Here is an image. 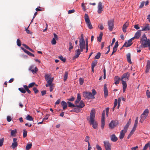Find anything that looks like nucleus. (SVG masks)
Instances as JSON below:
<instances>
[{"label":"nucleus","mask_w":150,"mask_h":150,"mask_svg":"<svg viewBox=\"0 0 150 150\" xmlns=\"http://www.w3.org/2000/svg\"><path fill=\"white\" fill-rule=\"evenodd\" d=\"M79 81L80 85H82V84H83V83L84 80L82 78H80L79 79Z\"/></svg>","instance_id":"4d7b16f0"},{"label":"nucleus","mask_w":150,"mask_h":150,"mask_svg":"<svg viewBox=\"0 0 150 150\" xmlns=\"http://www.w3.org/2000/svg\"><path fill=\"white\" fill-rule=\"evenodd\" d=\"M127 61L130 64H132V62L131 60V54L130 53H128L126 55Z\"/></svg>","instance_id":"bb28decb"},{"label":"nucleus","mask_w":150,"mask_h":150,"mask_svg":"<svg viewBox=\"0 0 150 150\" xmlns=\"http://www.w3.org/2000/svg\"><path fill=\"white\" fill-rule=\"evenodd\" d=\"M86 24L89 29H91L93 28V27L90 22V20L87 14H85L84 16Z\"/></svg>","instance_id":"39448f33"},{"label":"nucleus","mask_w":150,"mask_h":150,"mask_svg":"<svg viewBox=\"0 0 150 150\" xmlns=\"http://www.w3.org/2000/svg\"><path fill=\"white\" fill-rule=\"evenodd\" d=\"M90 137L89 136H87L85 139L84 140L85 142H88V144L90 143L89 140Z\"/></svg>","instance_id":"8fccbe9b"},{"label":"nucleus","mask_w":150,"mask_h":150,"mask_svg":"<svg viewBox=\"0 0 150 150\" xmlns=\"http://www.w3.org/2000/svg\"><path fill=\"white\" fill-rule=\"evenodd\" d=\"M7 120L8 122H10L11 120V117L9 116H8L7 117Z\"/></svg>","instance_id":"774afa93"},{"label":"nucleus","mask_w":150,"mask_h":150,"mask_svg":"<svg viewBox=\"0 0 150 150\" xmlns=\"http://www.w3.org/2000/svg\"><path fill=\"white\" fill-rule=\"evenodd\" d=\"M51 43L52 45H54L56 44V42L55 38H53L51 41Z\"/></svg>","instance_id":"5fc2aeb1"},{"label":"nucleus","mask_w":150,"mask_h":150,"mask_svg":"<svg viewBox=\"0 0 150 150\" xmlns=\"http://www.w3.org/2000/svg\"><path fill=\"white\" fill-rule=\"evenodd\" d=\"M104 97L106 98L108 95V89L107 87V85L106 84H105L104 86Z\"/></svg>","instance_id":"2eb2a0df"},{"label":"nucleus","mask_w":150,"mask_h":150,"mask_svg":"<svg viewBox=\"0 0 150 150\" xmlns=\"http://www.w3.org/2000/svg\"><path fill=\"white\" fill-rule=\"evenodd\" d=\"M137 124H138V122H137V121L136 122H135L133 128L132 129V130L133 131H134H134H135V130L136 129V127L137 126Z\"/></svg>","instance_id":"79ce46f5"},{"label":"nucleus","mask_w":150,"mask_h":150,"mask_svg":"<svg viewBox=\"0 0 150 150\" xmlns=\"http://www.w3.org/2000/svg\"><path fill=\"white\" fill-rule=\"evenodd\" d=\"M61 105L63 107V108L64 110L66 109L67 108V103L65 102L64 101H62L61 102Z\"/></svg>","instance_id":"cd10ccee"},{"label":"nucleus","mask_w":150,"mask_h":150,"mask_svg":"<svg viewBox=\"0 0 150 150\" xmlns=\"http://www.w3.org/2000/svg\"><path fill=\"white\" fill-rule=\"evenodd\" d=\"M149 146H150V142H149L145 145L142 150H146L148 147Z\"/></svg>","instance_id":"473e14b6"},{"label":"nucleus","mask_w":150,"mask_h":150,"mask_svg":"<svg viewBox=\"0 0 150 150\" xmlns=\"http://www.w3.org/2000/svg\"><path fill=\"white\" fill-rule=\"evenodd\" d=\"M150 69V61L148 60L147 62V64L146 66V69L145 72L148 73L149 72Z\"/></svg>","instance_id":"dca6fc26"},{"label":"nucleus","mask_w":150,"mask_h":150,"mask_svg":"<svg viewBox=\"0 0 150 150\" xmlns=\"http://www.w3.org/2000/svg\"><path fill=\"white\" fill-rule=\"evenodd\" d=\"M83 97L87 99H93L95 98L94 96L92 95V93L89 92H84L83 93Z\"/></svg>","instance_id":"20e7f679"},{"label":"nucleus","mask_w":150,"mask_h":150,"mask_svg":"<svg viewBox=\"0 0 150 150\" xmlns=\"http://www.w3.org/2000/svg\"><path fill=\"white\" fill-rule=\"evenodd\" d=\"M134 131H133L132 130L131 131L130 133L128 135L127 137V139H129L131 137V136L133 134Z\"/></svg>","instance_id":"6e6d98bb"},{"label":"nucleus","mask_w":150,"mask_h":150,"mask_svg":"<svg viewBox=\"0 0 150 150\" xmlns=\"http://www.w3.org/2000/svg\"><path fill=\"white\" fill-rule=\"evenodd\" d=\"M67 103L68 104V106L69 107H75V105H74L73 104L69 101L67 102Z\"/></svg>","instance_id":"58836bf2"},{"label":"nucleus","mask_w":150,"mask_h":150,"mask_svg":"<svg viewBox=\"0 0 150 150\" xmlns=\"http://www.w3.org/2000/svg\"><path fill=\"white\" fill-rule=\"evenodd\" d=\"M150 30V26L148 24H146L142 27L141 30L148 31Z\"/></svg>","instance_id":"ddd939ff"},{"label":"nucleus","mask_w":150,"mask_h":150,"mask_svg":"<svg viewBox=\"0 0 150 150\" xmlns=\"http://www.w3.org/2000/svg\"><path fill=\"white\" fill-rule=\"evenodd\" d=\"M32 146V144L31 143L27 144L25 147V149L27 150H29Z\"/></svg>","instance_id":"c9c22d12"},{"label":"nucleus","mask_w":150,"mask_h":150,"mask_svg":"<svg viewBox=\"0 0 150 150\" xmlns=\"http://www.w3.org/2000/svg\"><path fill=\"white\" fill-rule=\"evenodd\" d=\"M74 108L73 109V111L75 112L76 113H78L81 111V109L80 108L77 107L76 105H75V107H74Z\"/></svg>","instance_id":"c85d7f7f"},{"label":"nucleus","mask_w":150,"mask_h":150,"mask_svg":"<svg viewBox=\"0 0 150 150\" xmlns=\"http://www.w3.org/2000/svg\"><path fill=\"white\" fill-rule=\"evenodd\" d=\"M114 20L113 19H110L108 21V29L110 31L112 30L114 28Z\"/></svg>","instance_id":"0eeeda50"},{"label":"nucleus","mask_w":150,"mask_h":150,"mask_svg":"<svg viewBox=\"0 0 150 150\" xmlns=\"http://www.w3.org/2000/svg\"><path fill=\"white\" fill-rule=\"evenodd\" d=\"M100 56V52H98L97 55L95 57V59H99Z\"/></svg>","instance_id":"de8ad7c7"},{"label":"nucleus","mask_w":150,"mask_h":150,"mask_svg":"<svg viewBox=\"0 0 150 150\" xmlns=\"http://www.w3.org/2000/svg\"><path fill=\"white\" fill-rule=\"evenodd\" d=\"M90 123L91 125H92V126L94 129H96L97 127V125L95 120L93 122L90 121Z\"/></svg>","instance_id":"c756f323"},{"label":"nucleus","mask_w":150,"mask_h":150,"mask_svg":"<svg viewBox=\"0 0 150 150\" xmlns=\"http://www.w3.org/2000/svg\"><path fill=\"white\" fill-rule=\"evenodd\" d=\"M129 24V22H126L125 24H124L122 27V30L125 33L126 32V29L128 27Z\"/></svg>","instance_id":"a211bd4d"},{"label":"nucleus","mask_w":150,"mask_h":150,"mask_svg":"<svg viewBox=\"0 0 150 150\" xmlns=\"http://www.w3.org/2000/svg\"><path fill=\"white\" fill-rule=\"evenodd\" d=\"M129 73L126 72L124 73L121 77V80L122 81H126L129 79Z\"/></svg>","instance_id":"423d86ee"},{"label":"nucleus","mask_w":150,"mask_h":150,"mask_svg":"<svg viewBox=\"0 0 150 150\" xmlns=\"http://www.w3.org/2000/svg\"><path fill=\"white\" fill-rule=\"evenodd\" d=\"M17 44L18 46H20L21 45V42L20 40L19 39H18L17 40Z\"/></svg>","instance_id":"a18cd8bd"},{"label":"nucleus","mask_w":150,"mask_h":150,"mask_svg":"<svg viewBox=\"0 0 150 150\" xmlns=\"http://www.w3.org/2000/svg\"><path fill=\"white\" fill-rule=\"evenodd\" d=\"M26 119L28 120L29 121H33V118L32 117L29 115H28L26 117Z\"/></svg>","instance_id":"4c0bfd02"},{"label":"nucleus","mask_w":150,"mask_h":150,"mask_svg":"<svg viewBox=\"0 0 150 150\" xmlns=\"http://www.w3.org/2000/svg\"><path fill=\"white\" fill-rule=\"evenodd\" d=\"M86 44L85 40H79L80 48L85 47Z\"/></svg>","instance_id":"6ab92c4d"},{"label":"nucleus","mask_w":150,"mask_h":150,"mask_svg":"<svg viewBox=\"0 0 150 150\" xmlns=\"http://www.w3.org/2000/svg\"><path fill=\"white\" fill-rule=\"evenodd\" d=\"M122 84L123 86V93H124L126 90L127 88V85L126 83V81H122Z\"/></svg>","instance_id":"a878e982"},{"label":"nucleus","mask_w":150,"mask_h":150,"mask_svg":"<svg viewBox=\"0 0 150 150\" xmlns=\"http://www.w3.org/2000/svg\"><path fill=\"white\" fill-rule=\"evenodd\" d=\"M103 35V33L102 32H101L99 35V36L97 37V40L98 41L100 42L101 41Z\"/></svg>","instance_id":"2f4dec72"},{"label":"nucleus","mask_w":150,"mask_h":150,"mask_svg":"<svg viewBox=\"0 0 150 150\" xmlns=\"http://www.w3.org/2000/svg\"><path fill=\"white\" fill-rule=\"evenodd\" d=\"M141 34V30H138L135 34L134 36L136 39L139 38Z\"/></svg>","instance_id":"aec40b11"},{"label":"nucleus","mask_w":150,"mask_h":150,"mask_svg":"<svg viewBox=\"0 0 150 150\" xmlns=\"http://www.w3.org/2000/svg\"><path fill=\"white\" fill-rule=\"evenodd\" d=\"M117 104V99H115L114 103V107H115Z\"/></svg>","instance_id":"0e129e2a"},{"label":"nucleus","mask_w":150,"mask_h":150,"mask_svg":"<svg viewBox=\"0 0 150 150\" xmlns=\"http://www.w3.org/2000/svg\"><path fill=\"white\" fill-rule=\"evenodd\" d=\"M23 136L24 138H25L27 136V131L25 129H24L23 130Z\"/></svg>","instance_id":"37998d69"},{"label":"nucleus","mask_w":150,"mask_h":150,"mask_svg":"<svg viewBox=\"0 0 150 150\" xmlns=\"http://www.w3.org/2000/svg\"><path fill=\"white\" fill-rule=\"evenodd\" d=\"M23 87L25 89V91H26L29 94H30L31 93V91L28 89V87L26 85H24Z\"/></svg>","instance_id":"72a5a7b5"},{"label":"nucleus","mask_w":150,"mask_h":150,"mask_svg":"<svg viewBox=\"0 0 150 150\" xmlns=\"http://www.w3.org/2000/svg\"><path fill=\"white\" fill-rule=\"evenodd\" d=\"M18 90L21 92L23 93H25L26 92L25 89L23 88H18Z\"/></svg>","instance_id":"ea45409f"},{"label":"nucleus","mask_w":150,"mask_h":150,"mask_svg":"<svg viewBox=\"0 0 150 150\" xmlns=\"http://www.w3.org/2000/svg\"><path fill=\"white\" fill-rule=\"evenodd\" d=\"M129 125L127 124L124 127V132H126L127 131V130L128 128V127Z\"/></svg>","instance_id":"49530a36"},{"label":"nucleus","mask_w":150,"mask_h":150,"mask_svg":"<svg viewBox=\"0 0 150 150\" xmlns=\"http://www.w3.org/2000/svg\"><path fill=\"white\" fill-rule=\"evenodd\" d=\"M33 90L34 91L35 93H37L38 92V90L37 89L36 87H34L33 88Z\"/></svg>","instance_id":"680f3d73"},{"label":"nucleus","mask_w":150,"mask_h":150,"mask_svg":"<svg viewBox=\"0 0 150 150\" xmlns=\"http://www.w3.org/2000/svg\"><path fill=\"white\" fill-rule=\"evenodd\" d=\"M118 41H117L115 43V45L113 47L117 49V47H118Z\"/></svg>","instance_id":"338daca9"},{"label":"nucleus","mask_w":150,"mask_h":150,"mask_svg":"<svg viewBox=\"0 0 150 150\" xmlns=\"http://www.w3.org/2000/svg\"><path fill=\"white\" fill-rule=\"evenodd\" d=\"M96 147L98 150H102L101 147L98 144L96 145Z\"/></svg>","instance_id":"e2e57ef3"},{"label":"nucleus","mask_w":150,"mask_h":150,"mask_svg":"<svg viewBox=\"0 0 150 150\" xmlns=\"http://www.w3.org/2000/svg\"><path fill=\"white\" fill-rule=\"evenodd\" d=\"M75 56L74 57L75 58H76L78 57L81 53L80 50L79 49L76 50L75 51Z\"/></svg>","instance_id":"393cba45"},{"label":"nucleus","mask_w":150,"mask_h":150,"mask_svg":"<svg viewBox=\"0 0 150 150\" xmlns=\"http://www.w3.org/2000/svg\"><path fill=\"white\" fill-rule=\"evenodd\" d=\"M149 113V111L148 109H146L144 111L143 113L141 115V119L140 122L142 123L145 119Z\"/></svg>","instance_id":"7ed1b4c3"},{"label":"nucleus","mask_w":150,"mask_h":150,"mask_svg":"<svg viewBox=\"0 0 150 150\" xmlns=\"http://www.w3.org/2000/svg\"><path fill=\"white\" fill-rule=\"evenodd\" d=\"M85 105V104L83 102V101L81 100L79 104L76 105V106L80 108H83Z\"/></svg>","instance_id":"b1692460"},{"label":"nucleus","mask_w":150,"mask_h":150,"mask_svg":"<svg viewBox=\"0 0 150 150\" xmlns=\"http://www.w3.org/2000/svg\"><path fill=\"white\" fill-rule=\"evenodd\" d=\"M59 58L63 62H65L66 61V59L63 57L62 56H60L59 57Z\"/></svg>","instance_id":"c03bdc74"},{"label":"nucleus","mask_w":150,"mask_h":150,"mask_svg":"<svg viewBox=\"0 0 150 150\" xmlns=\"http://www.w3.org/2000/svg\"><path fill=\"white\" fill-rule=\"evenodd\" d=\"M17 132V130L16 129L14 130H11V135L12 136H14L16 134Z\"/></svg>","instance_id":"a19ab883"},{"label":"nucleus","mask_w":150,"mask_h":150,"mask_svg":"<svg viewBox=\"0 0 150 150\" xmlns=\"http://www.w3.org/2000/svg\"><path fill=\"white\" fill-rule=\"evenodd\" d=\"M110 137L111 140L113 142H116L118 138L115 134L111 135Z\"/></svg>","instance_id":"f3484780"},{"label":"nucleus","mask_w":150,"mask_h":150,"mask_svg":"<svg viewBox=\"0 0 150 150\" xmlns=\"http://www.w3.org/2000/svg\"><path fill=\"white\" fill-rule=\"evenodd\" d=\"M146 95L148 98H150V92L148 90H146Z\"/></svg>","instance_id":"603ef678"},{"label":"nucleus","mask_w":150,"mask_h":150,"mask_svg":"<svg viewBox=\"0 0 150 150\" xmlns=\"http://www.w3.org/2000/svg\"><path fill=\"white\" fill-rule=\"evenodd\" d=\"M68 76V73L67 71H66L65 72V74H64V81H66V80L67 79Z\"/></svg>","instance_id":"f704fd0d"},{"label":"nucleus","mask_w":150,"mask_h":150,"mask_svg":"<svg viewBox=\"0 0 150 150\" xmlns=\"http://www.w3.org/2000/svg\"><path fill=\"white\" fill-rule=\"evenodd\" d=\"M45 79L47 82V83L46 85V87L50 86V91L52 92L54 88L53 84L52 83L54 80L53 78H51L50 75L47 74L45 75Z\"/></svg>","instance_id":"f03ea898"},{"label":"nucleus","mask_w":150,"mask_h":150,"mask_svg":"<svg viewBox=\"0 0 150 150\" xmlns=\"http://www.w3.org/2000/svg\"><path fill=\"white\" fill-rule=\"evenodd\" d=\"M69 50L70 51L72 49L73 47V46L71 42H69Z\"/></svg>","instance_id":"3c124183"},{"label":"nucleus","mask_w":150,"mask_h":150,"mask_svg":"<svg viewBox=\"0 0 150 150\" xmlns=\"http://www.w3.org/2000/svg\"><path fill=\"white\" fill-rule=\"evenodd\" d=\"M103 143L106 150H111V145L108 141H104Z\"/></svg>","instance_id":"9d476101"},{"label":"nucleus","mask_w":150,"mask_h":150,"mask_svg":"<svg viewBox=\"0 0 150 150\" xmlns=\"http://www.w3.org/2000/svg\"><path fill=\"white\" fill-rule=\"evenodd\" d=\"M96 111L94 109H92L90 112V121L92 122L95 120Z\"/></svg>","instance_id":"6e6552de"},{"label":"nucleus","mask_w":150,"mask_h":150,"mask_svg":"<svg viewBox=\"0 0 150 150\" xmlns=\"http://www.w3.org/2000/svg\"><path fill=\"white\" fill-rule=\"evenodd\" d=\"M97 61L96 60H94L92 62L91 67H94L97 65Z\"/></svg>","instance_id":"e433bc0d"},{"label":"nucleus","mask_w":150,"mask_h":150,"mask_svg":"<svg viewBox=\"0 0 150 150\" xmlns=\"http://www.w3.org/2000/svg\"><path fill=\"white\" fill-rule=\"evenodd\" d=\"M50 116V115L49 114L47 115L43 119V120H45L48 119L49 116Z\"/></svg>","instance_id":"bf43d9fd"},{"label":"nucleus","mask_w":150,"mask_h":150,"mask_svg":"<svg viewBox=\"0 0 150 150\" xmlns=\"http://www.w3.org/2000/svg\"><path fill=\"white\" fill-rule=\"evenodd\" d=\"M103 5L102 3L100 2H99L98 6V13L100 14L103 11Z\"/></svg>","instance_id":"f8f14e48"},{"label":"nucleus","mask_w":150,"mask_h":150,"mask_svg":"<svg viewBox=\"0 0 150 150\" xmlns=\"http://www.w3.org/2000/svg\"><path fill=\"white\" fill-rule=\"evenodd\" d=\"M126 133V132H124V130H122L121 131L119 137L120 139H122L123 138Z\"/></svg>","instance_id":"4be33fe9"},{"label":"nucleus","mask_w":150,"mask_h":150,"mask_svg":"<svg viewBox=\"0 0 150 150\" xmlns=\"http://www.w3.org/2000/svg\"><path fill=\"white\" fill-rule=\"evenodd\" d=\"M145 2L144 1H143L141 2L140 6H139V8H142L144 6V4Z\"/></svg>","instance_id":"052dcab7"},{"label":"nucleus","mask_w":150,"mask_h":150,"mask_svg":"<svg viewBox=\"0 0 150 150\" xmlns=\"http://www.w3.org/2000/svg\"><path fill=\"white\" fill-rule=\"evenodd\" d=\"M75 11V10L74 9H72L71 10H69L68 11V13L69 14H70L74 12Z\"/></svg>","instance_id":"69168bd1"},{"label":"nucleus","mask_w":150,"mask_h":150,"mask_svg":"<svg viewBox=\"0 0 150 150\" xmlns=\"http://www.w3.org/2000/svg\"><path fill=\"white\" fill-rule=\"evenodd\" d=\"M17 140V139L16 138H13V142L11 146L13 149L18 146V144L16 142Z\"/></svg>","instance_id":"4468645a"},{"label":"nucleus","mask_w":150,"mask_h":150,"mask_svg":"<svg viewBox=\"0 0 150 150\" xmlns=\"http://www.w3.org/2000/svg\"><path fill=\"white\" fill-rule=\"evenodd\" d=\"M105 110H103L102 113V116L101 120V127L102 129H103L104 127V126L105 124Z\"/></svg>","instance_id":"1a4fd4ad"},{"label":"nucleus","mask_w":150,"mask_h":150,"mask_svg":"<svg viewBox=\"0 0 150 150\" xmlns=\"http://www.w3.org/2000/svg\"><path fill=\"white\" fill-rule=\"evenodd\" d=\"M4 140V138L0 139V147L2 146Z\"/></svg>","instance_id":"09e8293b"},{"label":"nucleus","mask_w":150,"mask_h":150,"mask_svg":"<svg viewBox=\"0 0 150 150\" xmlns=\"http://www.w3.org/2000/svg\"><path fill=\"white\" fill-rule=\"evenodd\" d=\"M115 122L114 121H112L109 124V127L111 129L113 128L115 126Z\"/></svg>","instance_id":"5701e85b"},{"label":"nucleus","mask_w":150,"mask_h":150,"mask_svg":"<svg viewBox=\"0 0 150 150\" xmlns=\"http://www.w3.org/2000/svg\"><path fill=\"white\" fill-rule=\"evenodd\" d=\"M140 43L142 47H148L150 50V40L147 38L145 34H144L140 38Z\"/></svg>","instance_id":"f257e3e1"},{"label":"nucleus","mask_w":150,"mask_h":150,"mask_svg":"<svg viewBox=\"0 0 150 150\" xmlns=\"http://www.w3.org/2000/svg\"><path fill=\"white\" fill-rule=\"evenodd\" d=\"M35 84V82H32L29 84L28 86L29 88H30L33 87Z\"/></svg>","instance_id":"864d4df0"},{"label":"nucleus","mask_w":150,"mask_h":150,"mask_svg":"<svg viewBox=\"0 0 150 150\" xmlns=\"http://www.w3.org/2000/svg\"><path fill=\"white\" fill-rule=\"evenodd\" d=\"M29 70L31 71L33 74L36 73L38 71V69L34 65H31L29 69Z\"/></svg>","instance_id":"9b49d317"},{"label":"nucleus","mask_w":150,"mask_h":150,"mask_svg":"<svg viewBox=\"0 0 150 150\" xmlns=\"http://www.w3.org/2000/svg\"><path fill=\"white\" fill-rule=\"evenodd\" d=\"M81 6L82 8V9L84 11H86V6L84 5V4L83 3H82L81 4Z\"/></svg>","instance_id":"13d9d810"},{"label":"nucleus","mask_w":150,"mask_h":150,"mask_svg":"<svg viewBox=\"0 0 150 150\" xmlns=\"http://www.w3.org/2000/svg\"><path fill=\"white\" fill-rule=\"evenodd\" d=\"M132 44V43L131 41H129V40L128 41V42H125L123 45V47H128L130 46Z\"/></svg>","instance_id":"412c9836"},{"label":"nucleus","mask_w":150,"mask_h":150,"mask_svg":"<svg viewBox=\"0 0 150 150\" xmlns=\"http://www.w3.org/2000/svg\"><path fill=\"white\" fill-rule=\"evenodd\" d=\"M120 80V78L118 76H115V84H118L119 83V80Z\"/></svg>","instance_id":"7c9ffc66"}]
</instances>
